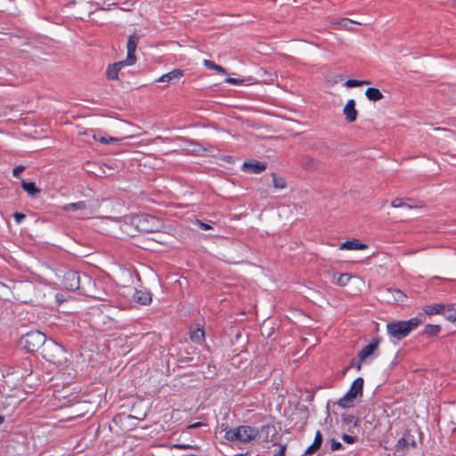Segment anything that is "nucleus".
I'll return each instance as SVG.
<instances>
[{"instance_id": "1", "label": "nucleus", "mask_w": 456, "mask_h": 456, "mask_svg": "<svg viewBox=\"0 0 456 456\" xmlns=\"http://www.w3.org/2000/svg\"><path fill=\"white\" fill-rule=\"evenodd\" d=\"M422 322L419 317H414L408 321H395L387 324V334L390 338L401 340L408 336Z\"/></svg>"}, {"instance_id": "2", "label": "nucleus", "mask_w": 456, "mask_h": 456, "mask_svg": "<svg viewBox=\"0 0 456 456\" xmlns=\"http://www.w3.org/2000/svg\"><path fill=\"white\" fill-rule=\"evenodd\" d=\"M131 223L141 232H154L162 227V222L159 218L146 214L133 216Z\"/></svg>"}, {"instance_id": "3", "label": "nucleus", "mask_w": 456, "mask_h": 456, "mask_svg": "<svg viewBox=\"0 0 456 456\" xmlns=\"http://www.w3.org/2000/svg\"><path fill=\"white\" fill-rule=\"evenodd\" d=\"M258 429L250 426H240L237 428L229 429L224 434V438L231 442H249L256 439Z\"/></svg>"}, {"instance_id": "4", "label": "nucleus", "mask_w": 456, "mask_h": 456, "mask_svg": "<svg viewBox=\"0 0 456 456\" xmlns=\"http://www.w3.org/2000/svg\"><path fill=\"white\" fill-rule=\"evenodd\" d=\"M42 354L46 361L56 365H61L67 360L64 348L54 341L45 342Z\"/></svg>"}, {"instance_id": "5", "label": "nucleus", "mask_w": 456, "mask_h": 456, "mask_svg": "<svg viewBox=\"0 0 456 456\" xmlns=\"http://www.w3.org/2000/svg\"><path fill=\"white\" fill-rule=\"evenodd\" d=\"M46 342L45 335L38 330H32L22 336L20 345L28 352H36Z\"/></svg>"}, {"instance_id": "6", "label": "nucleus", "mask_w": 456, "mask_h": 456, "mask_svg": "<svg viewBox=\"0 0 456 456\" xmlns=\"http://www.w3.org/2000/svg\"><path fill=\"white\" fill-rule=\"evenodd\" d=\"M363 379L357 378L351 385L349 391L339 399L338 404L343 408L353 406L358 396L362 395Z\"/></svg>"}, {"instance_id": "7", "label": "nucleus", "mask_w": 456, "mask_h": 456, "mask_svg": "<svg viewBox=\"0 0 456 456\" xmlns=\"http://www.w3.org/2000/svg\"><path fill=\"white\" fill-rule=\"evenodd\" d=\"M61 209L67 212L77 213V217L86 218L91 216L92 211L88 208L86 201H78L61 206Z\"/></svg>"}, {"instance_id": "8", "label": "nucleus", "mask_w": 456, "mask_h": 456, "mask_svg": "<svg viewBox=\"0 0 456 456\" xmlns=\"http://www.w3.org/2000/svg\"><path fill=\"white\" fill-rule=\"evenodd\" d=\"M80 276L75 271H68L63 276V285L69 291H75L80 288Z\"/></svg>"}, {"instance_id": "9", "label": "nucleus", "mask_w": 456, "mask_h": 456, "mask_svg": "<svg viewBox=\"0 0 456 456\" xmlns=\"http://www.w3.org/2000/svg\"><path fill=\"white\" fill-rule=\"evenodd\" d=\"M384 297L388 303H403L406 296L399 289H387Z\"/></svg>"}, {"instance_id": "10", "label": "nucleus", "mask_w": 456, "mask_h": 456, "mask_svg": "<svg viewBox=\"0 0 456 456\" xmlns=\"http://www.w3.org/2000/svg\"><path fill=\"white\" fill-rule=\"evenodd\" d=\"M449 310H456L453 307H447L442 304H434V305H428L423 307V312L428 315H433V314H443L444 316V313H446Z\"/></svg>"}, {"instance_id": "11", "label": "nucleus", "mask_w": 456, "mask_h": 456, "mask_svg": "<svg viewBox=\"0 0 456 456\" xmlns=\"http://www.w3.org/2000/svg\"><path fill=\"white\" fill-rule=\"evenodd\" d=\"M343 113L348 122H354L356 119L358 112L355 109V101L354 99H350L346 102L343 109Z\"/></svg>"}, {"instance_id": "12", "label": "nucleus", "mask_w": 456, "mask_h": 456, "mask_svg": "<svg viewBox=\"0 0 456 456\" xmlns=\"http://www.w3.org/2000/svg\"><path fill=\"white\" fill-rule=\"evenodd\" d=\"M379 346V342H371L365 346L358 354L359 360L361 362L366 361L370 356H371Z\"/></svg>"}, {"instance_id": "13", "label": "nucleus", "mask_w": 456, "mask_h": 456, "mask_svg": "<svg viewBox=\"0 0 456 456\" xmlns=\"http://www.w3.org/2000/svg\"><path fill=\"white\" fill-rule=\"evenodd\" d=\"M365 243L360 242L358 240H347L339 246L340 250H363L367 248Z\"/></svg>"}, {"instance_id": "14", "label": "nucleus", "mask_w": 456, "mask_h": 456, "mask_svg": "<svg viewBox=\"0 0 456 456\" xmlns=\"http://www.w3.org/2000/svg\"><path fill=\"white\" fill-rule=\"evenodd\" d=\"M183 76V71L181 69H174L168 73L160 76L156 79V82H171L174 80H179Z\"/></svg>"}, {"instance_id": "15", "label": "nucleus", "mask_w": 456, "mask_h": 456, "mask_svg": "<svg viewBox=\"0 0 456 456\" xmlns=\"http://www.w3.org/2000/svg\"><path fill=\"white\" fill-rule=\"evenodd\" d=\"M134 302L147 305L151 302V295L146 290H136L133 296Z\"/></svg>"}, {"instance_id": "16", "label": "nucleus", "mask_w": 456, "mask_h": 456, "mask_svg": "<svg viewBox=\"0 0 456 456\" xmlns=\"http://www.w3.org/2000/svg\"><path fill=\"white\" fill-rule=\"evenodd\" d=\"M92 133L93 138L103 144L110 143V142H118L119 141L117 137L107 136L101 131H90L88 134Z\"/></svg>"}, {"instance_id": "17", "label": "nucleus", "mask_w": 456, "mask_h": 456, "mask_svg": "<svg viewBox=\"0 0 456 456\" xmlns=\"http://www.w3.org/2000/svg\"><path fill=\"white\" fill-rule=\"evenodd\" d=\"M265 165L257 161L245 162L243 170L251 174H259L265 169Z\"/></svg>"}, {"instance_id": "18", "label": "nucleus", "mask_w": 456, "mask_h": 456, "mask_svg": "<svg viewBox=\"0 0 456 456\" xmlns=\"http://www.w3.org/2000/svg\"><path fill=\"white\" fill-rule=\"evenodd\" d=\"M123 67H125L124 63L120 61L110 65L106 70L107 77L109 79H118V74Z\"/></svg>"}, {"instance_id": "19", "label": "nucleus", "mask_w": 456, "mask_h": 456, "mask_svg": "<svg viewBox=\"0 0 456 456\" xmlns=\"http://www.w3.org/2000/svg\"><path fill=\"white\" fill-rule=\"evenodd\" d=\"M273 432V427L270 425L262 426L260 429H258L257 437L262 442H266L269 439L270 435Z\"/></svg>"}, {"instance_id": "20", "label": "nucleus", "mask_w": 456, "mask_h": 456, "mask_svg": "<svg viewBox=\"0 0 456 456\" xmlns=\"http://www.w3.org/2000/svg\"><path fill=\"white\" fill-rule=\"evenodd\" d=\"M352 276L349 273H334L333 274V281L341 287H344L348 284Z\"/></svg>"}, {"instance_id": "21", "label": "nucleus", "mask_w": 456, "mask_h": 456, "mask_svg": "<svg viewBox=\"0 0 456 456\" xmlns=\"http://www.w3.org/2000/svg\"><path fill=\"white\" fill-rule=\"evenodd\" d=\"M365 95L368 98V100L372 102H377L383 98L382 93L378 88L374 87L367 88L365 91Z\"/></svg>"}, {"instance_id": "22", "label": "nucleus", "mask_w": 456, "mask_h": 456, "mask_svg": "<svg viewBox=\"0 0 456 456\" xmlns=\"http://www.w3.org/2000/svg\"><path fill=\"white\" fill-rule=\"evenodd\" d=\"M442 328L438 324H427L424 328V334L428 337H435L438 335Z\"/></svg>"}, {"instance_id": "23", "label": "nucleus", "mask_w": 456, "mask_h": 456, "mask_svg": "<svg viewBox=\"0 0 456 456\" xmlns=\"http://www.w3.org/2000/svg\"><path fill=\"white\" fill-rule=\"evenodd\" d=\"M204 330L200 328H197L191 331V339L195 343H201L204 340Z\"/></svg>"}, {"instance_id": "24", "label": "nucleus", "mask_w": 456, "mask_h": 456, "mask_svg": "<svg viewBox=\"0 0 456 456\" xmlns=\"http://www.w3.org/2000/svg\"><path fill=\"white\" fill-rule=\"evenodd\" d=\"M23 190L29 195H36L40 192V190L36 187L34 183H27L25 181L22 182Z\"/></svg>"}, {"instance_id": "25", "label": "nucleus", "mask_w": 456, "mask_h": 456, "mask_svg": "<svg viewBox=\"0 0 456 456\" xmlns=\"http://www.w3.org/2000/svg\"><path fill=\"white\" fill-rule=\"evenodd\" d=\"M203 64H204V66H205L206 68H208V69L216 70L217 72H220V73H222V74H225V73H226L225 69H224L223 67H221V66H219V65L216 64V63H215L214 61H209V60H204V61H203Z\"/></svg>"}, {"instance_id": "26", "label": "nucleus", "mask_w": 456, "mask_h": 456, "mask_svg": "<svg viewBox=\"0 0 456 456\" xmlns=\"http://www.w3.org/2000/svg\"><path fill=\"white\" fill-rule=\"evenodd\" d=\"M138 44V38L135 36H130L127 40L126 48L129 52H135Z\"/></svg>"}, {"instance_id": "27", "label": "nucleus", "mask_w": 456, "mask_h": 456, "mask_svg": "<svg viewBox=\"0 0 456 456\" xmlns=\"http://www.w3.org/2000/svg\"><path fill=\"white\" fill-rule=\"evenodd\" d=\"M135 52L127 51L126 59L125 61H121L120 62L124 63V66H131L135 63L136 57L134 55Z\"/></svg>"}, {"instance_id": "28", "label": "nucleus", "mask_w": 456, "mask_h": 456, "mask_svg": "<svg viewBox=\"0 0 456 456\" xmlns=\"http://www.w3.org/2000/svg\"><path fill=\"white\" fill-rule=\"evenodd\" d=\"M273 183L275 188L277 189H284L286 187V181L282 177L273 175Z\"/></svg>"}, {"instance_id": "29", "label": "nucleus", "mask_w": 456, "mask_h": 456, "mask_svg": "<svg viewBox=\"0 0 456 456\" xmlns=\"http://www.w3.org/2000/svg\"><path fill=\"white\" fill-rule=\"evenodd\" d=\"M370 82L367 80H355V79H348L346 82V86L349 88L360 86L362 85H368Z\"/></svg>"}, {"instance_id": "30", "label": "nucleus", "mask_w": 456, "mask_h": 456, "mask_svg": "<svg viewBox=\"0 0 456 456\" xmlns=\"http://www.w3.org/2000/svg\"><path fill=\"white\" fill-rule=\"evenodd\" d=\"M391 206L395 208H411V207L404 202L402 199H395L392 201Z\"/></svg>"}, {"instance_id": "31", "label": "nucleus", "mask_w": 456, "mask_h": 456, "mask_svg": "<svg viewBox=\"0 0 456 456\" xmlns=\"http://www.w3.org/2000/svg\"><path fill=\"white\" fill-rule=\"evenodd\" d=\"M444 318L450 322L456 323V310H449L444 313Z\"/></svg>"}, {"instance_id": "32", "label": "nucleus", "mask_w": 456, "mask_h": 456, "mask_svg": "<svg viewBox=\"0 0 456 456\" xmlns=\"http://www.w3.org/2000/svg\"><path fill=\"white\" fill-rule=\"evenodd\" d=\"M342 440L346 444H353L356 441V436L344 434Z\"/></svg>"}, {"instance_id": "33", "label": "nucleus", "mask_w": 456, "mask_h": 456, "mask_svg": "<svg viewBox=\"0 0 456 456\" xmlns=\"http://www.w3.org/2000/svg\"><path fill=\"white\" fill-rule=\"evenodd\" d=\"M322 443V436L320 431H317L315 434L314 444H316L318 447H321Z\"/></svg>"}, {"instance_id": "34", "label": "nucleus", "mask_w": 456, "mask_h": 456, "mask_svg": "<svg viewBox=\"0 0 456 456\" xmlns=\"http://www.w3.org/2000/svg\"><path fill=\"white\" fill-rule=\"evenodd\" d=\"M330 449H331L332 451H338V450H340V449H342V444H341V443H339V442H338V441H336V440L332 439V440H331V443H330Z\"/></svg>"}, {"instance_id": "35", "label": "nucleus", "mask_w": 456, "mask_h": 456, "mask_svg": "<svg viewBox=\"0 0 456 456\" xmlns=\"http://www.w3.org/2000/svg\"><path fill=\"white\" fill-rule=\"evenodd\" d=\"M54 297H55L56 305H58L67 300V298L65 297H63V295L61 293L54 294Z\"/></svg>"}, {"instance_id": "36", "label": "nucleus", "mask_w": 456, "mask_h": 456, "mask_svg": "<svg viewBox=\"0 0 456 456\" xmlns=\"http://www.w3.org/2000/svg\"><path fill=\"white\" fill-rule=\"evenodd\" d=\"M320 447H318L314 443L305 450V454H313Z\"/></svg>"}, {"instance_id": "37", "label": "nucleus", "mask_w": 456, "mask_h": 456, "mask_svg": "<svg viewBox=\"0 0 456 456\" xmlns=\"http://www.w3.org/2000/svg\"><path fill=\"white\" fill-rule=\"evenodd\" d=\"M352 23L360 24V22L354 21V20H348V19H342L339 21V25L344 27V28H347V25L348 24H352Z\"/></svg>"}, {"instance_id": "38", "label": "nucleus", "mask_w": 456, "mask_h": 456, "mask_svg": "<svg viewBox=\"0 0 456 456\" xmlns=\"http://www.w3.org/2000/svg\"><path fill=\"white\" fill-rule=\"evenodd\" d=\"M25 167L23 166H18L12 170V174L15 177H19L20 173L23 172Z\"/></svg>"}, {"instance_id": "39", "label": "nucleus", "mask_w": 456, "mask_h": 456, "mask_svg": "<svg viewBox=\"0 0 456 456\" xmlns=\"http://www.w3.org/2000/svg\"><path fill=\"white\" fill-rule=\"evenodd\" d=\"M174 447L178 448V449H195L196 448V446H194V445L185 444H175Z\"/></svg>"}, {"instance_id": "40", "label": "nucleus", "mask_w": 456, "mask_h": 456, "mask_svg": "<svg viewBox=\"0 0 456 456\" xmlns=\"http://www.w3.org/2000/svg\"><path fill=\"white\" fill-rule=\"evenodd\" d=\"M13 217L16 221L17 224H20L21 221L25 218V215L21 214V213H15L13 215Z\"/></svg>"}, {"instance_id": "41", "label": "nucleus", "mask_w": 456, "mask_h": 456, "mask_svg": "<svg viewBox=\"0 0 456 456\" xmlns=\"http://www.w3.org/2000/svg\"><path fill=\"white\" fill-rule=\"evenodd\" d=\"M197 224L202 230H209V229L212 228L211 225H209L208 224H205V223H203L201 221H199V220L197 221Z\"/></svg>"}, {"instance_id": "42", "label": "nucleus", "mask_w": 456, "mask_h": 456, "mask_svg": "<svg viewBox=\"0 0 456 456\" xmlns=\"http://www.w3.org/2000/svg\"><path fill=\"white\" fill-rule=\"evenodd\" d=\"M225 82L228 84H232V85H238V84L241 83V80L233 78V77H227L225 79Z\"/></svg>"}, {"instance_id": "43", "label": "nucleus", "mask_w": 456, "mask_h": 456, "mask_svg": "<svg viewBox=\"0 0 456 456\" xmlns=\"http://www.w3.org/2000/svg\"><path fill=\"white\" fill-rule=\"evenodd\" d=\"M205 424L202 422H195V423L188 425L187 429L197 428L202 427Z\"/></svg>"}, {"instance_id": "44", "label": "nucleus", "mask_w": 456, "mask_h": 456, "mask_svg": "<svg viewBox=\"0 0 456 456\" xmlns=\"http://www.w3.org/2000/svg\"><path fill=\"white\" fill-rule=\"evenodd\" d=\"M286 451V446L281 445L279 449V451L274 454V456H284Z\"/></svg>"}, {"instance_id": "45", "label": "nucleus", "mask_w": 456, "mask_h": 456, "mask_svg": "<svg viewBox=\"0 0 456 456\" xmlns=\"http://www.w3.org/2000/svg\"><path fill=\"white\" fill-rule=\"evenodd\" d=\"M362 362H361V361H360V362L356 365V370H357L358 371H360V370H361V369H362Z\"/></svg>"}, {"instance_id": "46", "label": "nucleus", "mask_w": 456, "mask_h": 456, "mask_svg": "<svg viewBox=\"0 0 456 456\" xmlns=\"http://www.w3.org/2000/svg\"><path fill=\"white\" fill-rule=\"evenodd\" d=\"M4 422V417L0 415V424Z\"/></svg>"}]
</instances>
